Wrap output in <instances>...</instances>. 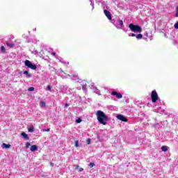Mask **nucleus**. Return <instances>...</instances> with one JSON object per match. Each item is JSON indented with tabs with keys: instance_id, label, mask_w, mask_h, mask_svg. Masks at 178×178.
Here are the masks:
<instances>
[{
	"instance_id": "nucleus-1",
	"label": "nucleus",
	"mask_w": 178,
	"mask_h": 178,
	"mask_svg": "<svg viewBox=\"0 0 178 178\" xmlns=\"http://www.w3.org/2000/svg\"><path fill=\"white\" fill-rule=\"evenodd\" d=\"M96 116L97 118L98 122L101 123V124H104V126H106V122L109 120V118L106 115H105V113H104L102 111L99 110L96 113Z\"/></svg>"
},
{
	"instance_id": "nucleus-2",
	"label": "nucleus",
	"mask_w": 178,
	"mask_h": 178,
	"mask_svg": "<svg viewBox=\"0 0 178 178\" xmlns=\"http://www.w3.org/2000/svg\"><path fill=\"white\" fill-rule=\"evenodd\" d=\"M129 27L134 33H141L143 29L138 25H134V24H129Z\"/></svg>"
},
{
	"instance_id": "nucleus-3",
	"label": "nucleus",
	"mask_w": 178,
	"mask_h": 178,
	"mask_svg": "<svg viewBox=\"0 0 178 178\" xmlns=\"http://www.w3.org/2000/svg\"><path fill=\"white\" fill-rule=\"evenodd\" d=\"M24 65L26 66L29 69H31L32 70H35L37 69V65L33 64L31 61L26 60L24 61Z\"/></svg>"
},
{
	"instance_id": "nucleus-4",
	"label": "nucleus",
	"mask_w": 178,
	"mask_h": 178,
	"mask_svg": "<svg viewBox=\"0 0 178 178\" xmlns=\"http://www.w3.org/2000/svg\"><path fill=\"white\" fill-rule=\"evenodd\" d=\"M152 102H156V101H158V93L156 92V91L153 90L152 92Z\"/></svg>"
},
{
	"instance_id": "nucleus-5",
	"label": "nucleus",
	"mask_w": 178,
	"mask_h": 178,
	"mask_svg": "<svg viewBox=\"0 0 178 178\" xmlns=\"http://www.w3.org/2000/svg\"><path fill=\"white\" fill-rule=\"evenodd\" d=\"M116 118L118 120H121V122H127V118L123 115L118 114L116 115Z\"/></svg>"
},
{
	"instance_id": "nucleus-6",
	"label": "nucleus",
	"mask_w": 178,
	"mask_h": 178,
	"mask_svg": "<svg viewBox=\"0 0 178 178\" xmlns=\"http://www.w3.org/2000/svg\"><path fill=\"white\" fill-rule=\"evenodd\" d=\"M104 13L108 20H112V15H111V12L108 11V10H104Z\"/></svg>"
},
{
	"instance_id": "nucleus-7",
	"label": "nucleus",
	"mask_w": 178,
	"mask_h": 178,
	"mask_svg": "<svg viewBox=\"0 0 178 178\" xmlns=\"http://www.w3.org/2000/svg\"><path fill=\"white\" fill-rule=\"evenodd\" d=\"M111 95H115L118 99H121V98H123V95H122V94L118 93L115 91L111 92Z\"/></svg>"
},
{
	"instance_id": "nucleus-8",
	"label": "nucleus",
	"mask_w": 178,
	"mask_h": 178,
	"mask_svg": "<svg viewBox=\"0 0 178 178\" xmlns=\"http://www.w3.org/2000/svg\"><path fill=\"white\" fill-rule=\"evenodd\" d=\"M118 24H119V26H116L115 27H116V29H122V27H123V26H124V24H123V21L122 20V19H120V20H119L118 21Z\"/></svg>"
},
{
	"instance_id": "nucleus-9",
	"label": "nucleus",
	"mask_w": 178,
	"mask_h": 178,
	"mask_svg": "<svg viewBox=\"0 0 178 178\" xmlns=\"http://www.w3.org/2000/svg\"><path fill=\"white\" fill-rule=\"evenodd\" d=\"M30 149L32 152H35V151H37V149H38V147L35 145H33L31 147Z\"/></svg>"
},
{
	"instance_id": "nucleus-10",
	"label": "nucleus",
	"mask_w": 178,
	"mask_h": 178,
	"mask_svg": "<svg viewBox=\"0 0 178 178\" xmlns=\"http://www.w3.org/2000/svg\"><path fill=\"white\" fill-rule=\"evenodd\" d=\"M22 137H23V138H24L25 140H29L30 138L29 137V135H27V134H26V132H22L21 134Z\"/></svg>"
},
{
	"instance_id": "nucleus-11",
	"label": "nucleus",
	"mask_w": 178,
	"mask_h": 178,
	"mask_svg": "<svg viewBox=\"0 0 178 178\" xmlns=\"http://www.w3.org/2000/svg\"><path fill=\"white\" fill-rule=\"evenodd\" d=\"M10 147V145L9 144L7 145L6 143H3L1 145V147L4 149H8Z\"/></svg>"
},
{
	"instance_id": "nucleus-12",
	"label": "nucleus",
	"mask_w": 178,
	"mask_h": 178,
	"mask_svg": "<svg viewBox=\"0 0 178 178\" xmlns=\"http://www.w3.org/2000/svg\"><path fill=\"white\" fill-rule=\"evenodd\" d=\"M24 74H25V76H26L28 79H30V77H31V74L29 73V71H24Z\"/></svg>"
},
{
	"instance_id": "nucleus-13",
	"label": "nucleus",
	"mask_w": 178,
	"mask_h": 178,
	"mask_svg": "<svg viewBox=\"0 0 178 178\" xmlns=\"http://www.w3.org/2000/svg\"><path fill=\"white\" fill-rule=\"evenodd\" d=\"M111 20V23L116 27L118 26V21L116 19H110Z\"/></svg>"
},
{
	"instance_id": "nucleus-14",
	"label": "nucleus",
	"mask_w": 178,
	"mask_h": 178,
	"mask_svg": "<svg viewBox=\"0 0 178 178\" xmlns=\"http://www.w3.org/2000/svg\"><path fill=\"white\" fill-rule=\"evenodd\" d=\"M169 147L168 146H162L161 147V150L163 151V152H166L168 151V149Z\"/></svg>"
},
{
	"instance_id": "nucleus-15",
	"label": "nucleus",
	"mask_w": 178,
	"mask_h": 178,
	"mask_svg": "<svg viewBox=\"0 0 178 178\" xmlns=\"http://www.w3.org/2000/svg\"><path fill=\"white\" fill-rule=\"evenodd\" d=\"M6 45L7 47H9V48H13V47H15V44L14 43H9V42H6Z\"/></svg>"
},
{
	"instance_id": "nucleus-16",
	"label": "nucleus",
	"mask_w": 178,
	"mask_h": 178,
	"mask_svg": "<svg viewBox=\"0 0 178 178\" xmlns=\"http://www.w3.org/2000/svg\"><path fill=\"white\" fill-rule=\"evenodd\" d=\"M28 131L29 133H33V131H34V127L33 126H31L29 129H28Z\"/></svg>"
},
{
	"instance_id": "nucleus-17",
	"label": "nucleus",
	"mask_w": 178,
	"mask_h": 178,
	"mask_svg": "<svg viewBox=\"0 0 178 178\" xmlns=\"http://www.w3.org/2000/svg\"><path fill=\"white\" fill-rule=\"evenodd\" d=\"M137 40H141L143 38V34L140 33L136 35Z\"/></svg>"
},
{
	"instance_id": "nucleus-18",
	"label": "nucleus",
	"mask_w": 178,
	"mask_h": 178,
	"mask_svg": "<svg viewBox=\"0 0 178 178\" xmlns=\"http://www.w3.org/2000/svg\"><path fill=\"white\" fill-rule=\"evenodd\" d=\"M40 106H41V108H45V106H46L45 102H44V101L40 102Z\"/></svg>"
},
{
	"instance_id": "nucleus-19",
	"label": "nucleus",
	"mask_w": 178,
	"mask_h": 178,
	"mask_svg": "<svg viewBox=\"0 0 178 178\" xmlns=\"http://www.w3.org/2000/svg\"><path fill=\"white\" fill-rule=\"evenodd\" d=\"M1 51L3 54H5L6 52V50L5 49V47L1 46Z\"/></svg>"
},
{
	"instance_id": "nucleus-20",
	"label": "nucleus",
	"mask_w": 178,
	"mask_h": 178,
	"mask_svg": "<svg viewBox=\"0 0 178 178\" xmlns=\"http://www.w3.org/2000/svg\"><path fill=\"white\" fill-rule=\"evenodd\" d=\"M82 89L83 91H87V84L83 85Z\"/></svg>"
},
{
	"instance_id": "nucleus-21",
	"label": "nucleus",
	"mask_w": 178,
	"mask_h": 178,
	"mask_svg": "<svg viewBox=\"0 0 178 178\" xmlns=\"http://www.w3.org/2000/svg\"><path fill=\"white\" fill-rule=\"evenodd\" d=\"M81 122H82L81 118H78V119L76 120V123H81Z\"/></svg>"
},
{
	"instance_id": "nucleus-22",
	"label": "nucleus",
	"mask_w": 178,
	"mask_h": 178,
	"mask_svg": "<svg viewBox=\"0 0 178 178\" xmlns=\"http://www.w3.org/2000/svg\"><path fill=\"white\" fill-rule=\"evenodd\" d=\"M28 91H34V87H30L28 88Z\"/></svg>"
},
{
	"instance_id": "nucleus-23",
	"label": "nucleus",
	"mask_w": 178,
	"mask_h": 178,
	"mask_svg": "<svg viewBox=\"0 0 178 178\" xmlns=\"http://www.w3.org/2000/svg\"><path fill=\"white\" fill-rule=\"evenodd\" d=\"M51 51H51V55H52L53 56H55V55H56V53L54 52L52 49H51Z\"/></svg>"
},
{
	"instance_id": "nucleus-24",
	"label": "nucleus",
	"mask_w": 178,
	"mask_h": 178,
	"mask_svg": "<svg viewBox=\"0 0 178 178\" xmlns=\"http://www.w3.org/2000/svg\"><path fill=\"white\" fill-rule=\"evenodd\" d=\"M46 90L47 91H51V86H47Z\"/></svg>"
},
{
	"instance_id": "nucleus-25",
	"label": "nucleus",
	"mask_w": 178,
	"mask_h": 178,
	"mask_svg": "<svg viewBox=\"0 0 178 178\" xmlns=\"http://www.w3.org/2000/svg\"><path fill=\"white\" fill-rule=\"evenodd\" d=\"M75 147L77 148L79 147V140H75Z\"/></svg>"
},
{
	"instance_id": "nucleus-26",
	"label": "nucleus",
	"mask_w": 178,
	"mask_h": 178,
	"mask_svg": "<svg viewBox=\"0 0 178 178\" xmlns=\"http://www.w3.org/2000/svg\"><path fill=\"white\" fill-rule=\"evenodd\" d=\"M31 144L29 142H27L26 144V148H29L30 147Z\"/></svg>"
},
{
	"instance_id": "nucleus-27",
	"label": "nucleus",
	"mask_w": 178,
	"mask_h": 178,
	"mask_svg": "<svg viewBox=\"0 0 178 178\" xmlns=\"http://www.w3.org/2000/svg\"><path fill=\"white\" fill-rule=\"evenodd\" d=\"M95 164L94 163H90V164H89V166L90 167V168H94V165H95Z\"/></svg>"
},
{
	"instance_id": "nucleus-28",
	"label": "nucleus",
	"mask_w": 178,
	"mask_h": 178,
	"mask_svg": "<svg viewBox=\"0 0 178 178\" xmlns=\"http://www.w3.org/2000/svg\"><path fill=\"white\" fill-rule=\"evenodd\" d=\"M175 16L177 17H178V6L177 7V9H176V14H175Z\"/></svg>"
},
{
	"instance_id": "nucleus-29",
	"label": "nucleus",
	"mask_w": 178,
	"mask_h": 178,
	"mask_svg": "<svg viewBox=\"0 0 178 178\" xmlns=\"http://www.w3.org/2000/svg\"><path fill=\"white\" fill-rule=\"evenodd\" d=\"M90 5H91L92 9H94V3H92V1H90Z\"/></svg>"
},
{
	"instance_id": "nucleus-30",
	"label": "nucleus",
	"mask_w": 178,
	"mask_h": 178,
	"mask_svg": "<svg viewBox=\"0 0 178 178\" xmlns=\"http://www.w3.org/2000/svg\"><path fill=\"white\" fill-rule=\"evenodd\" d=\"M95 92L96 94H99V90L98 89H96V90L95 91Z\"/></svg>"
},
{
	"instance_id": "nucleus-31",
	"label": "nucleus",
	"mask_w": 178,
	"mask_h": 178,
	"mask_svg": "<svg viewBox=\"0 0 178 178\" xmlns=\"http://www.w3.org/2000/svg\"><path fill=\"white\" fill-rule=\"evenodd\" d=\"M68 106H69V104L66 103V104H65L64 108H67Z\"/></svg>"
},
{
	"instance_id": "nucleus-32",
	"label": "nucleus",
	"mask_w": 178,
	"mask_h": 178,
	"mask_svg": "<svg viewBox=\"0 0 178 178\" xmlns=\"http://www.w3.org/2000/svg\"><path fill=\"white\" fill-rule=\"evenodd\" d=\"M90 143H91V140L88 139V140H87V144H90Z\"/></svg>"
},
{
	"instance_id": "nucleus-33",
	"label": "nucleus",
	"mask_w": 178,
	"mask_h": 178,
	"mask_svg": "<svg viewBox=\"0 0 178 178\" xmlns=\"http://www.w3.org/2000/svg\"><path fill=\"white\" fill-rule=\"evenodd\" d=\"M131 37H136V35L134 33H131Z\"/></svg>"
},
{
	"instance_id": "nucleus-34",
	"label": "nucleus",
	"mask_w": 178,
	"mask_h": 178,
	"mask_svg": "<svg viewBox=\"0 0 178 178\" xmlns=\"http://www.w3.org/2000/svg\"><path fill=\"white\" fill-rule=\"evenodd\" d=\"M123 30H124V31H125V33L127 32V31H129L128 29H123Z\"/></svg>"
},
{
	"instance_id": "nucleus-35",
	"label": "nucleus",
	"mask_w": 178,
	"mask_h": 178,
	"mask_svg": "<svg viewBox=\"0 0 178 178\" xmlns=\"http://www.w3.org/2000/svg\"><path fill=\"white\" fill-rule=\"evenodd\" d=\"M50 166H54V163H50Z\"/></svg>"
},
{
	"instance_id": "nucleus-36",
	"label": "nucleus",
	"mask_w": 178,
	"mask_h": 178,
	"mask_svg": "<svg viewBox=\"0 0 178 178\" xmlns=\"http://www.w3.org/2000/svg\"><path fill=\"white\" fill-rule=\"evenodd\" d=\"M131 34H133L132 33H130L129 34V37H131Z\"/></svg>"
},
{
	"instance_id": "nucleus-37",
	"label": "nucleus",
	"mask_w": 178,
	"mask_h": 178,
	"mask_svg": "<svg viewBox=\"0 0 178 178\" xmlns=\"http://www.w3.org/2000/svg\"><path fill=\"white\" fill-rule=\"evenodd\" d=\"M79 171H80V172H83V168H80V169H79Z\"/></svg>"
},
{
	"instance_id": "nucleus-38",
	"label": "nucleus",
	"mask_w": 178,
	"mask_h": 178,
	"mask_svg": "<svg viewBox=\"0 0 178 178\" xmlns=\"http://www.w3.org/2000/svg\"><path fill=\"white\" fill-rule=\"evenodd\" d=\"M46 131H49V129H47L45 130Z\"/></svg>"
},
{
	"instance_id": "nucleus-39",
	"label": "nucleus",
	"mask_w": 178,
	"mask_h": 178,
	"mask_svg": "<svg viewBox=\"0 0 178 178\" xmlns=\"http://www.w3.org/2000/svg\"><path fill=\"white\" fill-rule=\"evenodd\" d=\"M146 37H148V33H146Z\"/></svg>"
},
{
	"instance_id": "nucleus-40",
	"label": "nucleus",
	"mask_w": 178,
	"mask_h": 178,
	"mask_svg": "<svg viewBox=\"0 0 178 178\" xmlns=\"http://www.w3.org/2000/svg\"><path fill=\"white\" fill-rule=\"evenodd\" d=\"M145 38V40H146L147 38Z\"/></svg>"
}]
</instances>
